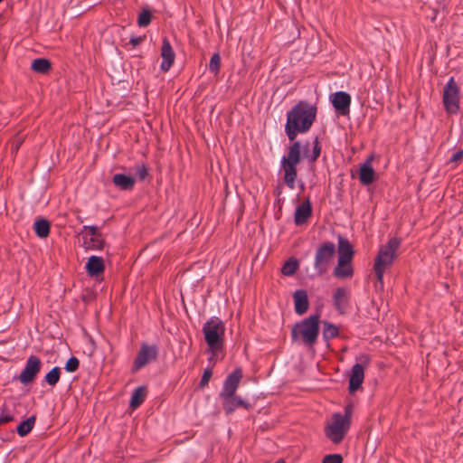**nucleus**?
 I'll list each match as a JSON object with an SVG mask.
<instances>
[{"instance_id":"obj_5","label":"nucleus","mask_w":463,"mask_h":463,"mask_svg":"<svg viewBox=\"0 0 463 463\" xmlns=\"http://www.w3.org/2000/svg\"><path fill=\"white\" fill-rule=\"evenodd\" d=\"M203 333L211 352L217 353L222 350L225 325L219 317L210 318L203 325Z\"/></svg>"},{"instance_id":"obj_38","label":"nucleus","mask_w":463,"mask_h":463,"mask_svg":"<svg viewBox=\"0 0 463 463\" xmlns=\"http://www.w3.org/2000/svg\"><path fill=\"white\" fill-rule=\"evenodd\" d=\"M320 153H321V146H320L318 138L316 137V139L314 141L313 152H312V155L310 156V161L311 162L317 161V159L320 156Z\"/></svg>"},{"instance_id":"obj_12","label":"nucleus","mask_w":463,"mask_h":463,"mask_svg":"<svg viewBox=\"0 0 463 463\" xmlns=\"http://www.w3.org/2000/svg\"><path fill=\"white\" fill-rule=\"evenodd\" d=\"M161 57L163 61L161 63L160 69L162 71L166 72L172 67L175 58V52L169 40L166 37H165L162 42Z\"/></svg>"},{"instance_id":"obj_6","label":"nucleus","mask_w":463,"mask_h":463,"mask_svg":"<svg viewBox=\"0 0 463 463\" xmlns=\"http://www.w3.org/2000/svg\"><path fill=\"white\" fill-rule=\"evenodd\" d=\"M351 426V422L342 417V414L334 413L331 421L325 427V434L334 444H339L345 439Z\"/></svg>"},{"instance_id":"obj_37","label":"nucleus","mask_w":463,"mask_h":463,"mask_svg":"<svg viewBox=\"0 0 463 463\" xmlns=\"http://www.w3.org/2000/svg\"><path fill=\"white\" fill-rule=\"evenodd\" d=\"M212 375H213V372L210 368H207L203 371V373L202 375V378H201V381L199 383L201 388H204L205 386L208 385Z\"/></svg>"},{"instance_id":"obj_25","label":"nucleus","mask_w":463,"mask_h":463,"mask_svg":"<svg viewBox=\"0 0 463 463\" xmlns=\"http://www.w3.org/2000/svg\"><path fill=\"white\" fill-rule=\"evenodd\" d=\"M146 395V388L145 386H138L136 388L132 393L130 399V407L132 409H137L145 401Z\"/></svg>"},{"instance_id":"obj_33","label":"nucleus","mask_w":463,"mask_h":463,"mask_svg":"<svg viewBox=\"0 0 463 463\" xmlns=\"http://www.w3.org/2000/svg\"><path fill=\"white\" fill-rule=\"evenodd\" d=\"M221 67V57L218 52L212 55L209 62V70L214 74H218Z\"/></svg>"},{"instance_id":"obj_15","label":"nucleus","mask_w":463,"mask_h":463,"mask_svg":"<svg viewBox=\"0 0 463 463\" xmlns=\"http://www.w3.org/2000/svg\"><path fill=\"white\" fill-rule=\"evenodd\" d=\"M364 379V368L361 364H355L351 369L349 378V392L351 393L358 390Z\"/></svg>"},{"instance_id":"obj_17","label":"nucleus","mask_w":463,"mask_h":463,"mask_svg":"<svg viewBox=\"0 0 463 463\" xmlns=\"http://www.w3.org/2000/svg\"><path fill=\"white\" fill-rule=\"evenodd\" d=\"M295 312L298 315L305 314L309 307L307 293L304 289H298L293 294Z\"/></svg>"},{"instance_id":"obj_1","label":"nucleus","mask_w":463,"mask_h":463,"mask_svg":"<svg viewBox=\"0 0 463 463\" xmlns=\"http://www.w3.org/2000/svg\"><path fill=\"white\" fill-rule=\"evenodd\" d=\"M317 108L316 105L300 100L287 113L285 132L290 141L298 134L307 133L316 121Z\"/></svg>"},{"instance_id":"obj_32","label":"nucleus","mask_w":463,"mask_h":463,"mask_svg":"<svg viewBox=\"0 0 463 463\" xmlns=\"http://www.w3.org/2000/svg\"><path fill=\"white\" fill-rule=\"evenodd\" d=\"M151 20L152 13L148 9H144L137 18V24L140 27H146L151 23Z\"/></svg>"},{"instance_id":"obj_13","label":"nucleus","mask_w":463,"mask_h":463,"mask_svg":"<svg viewBox=\"0 0 463 463\" xmlns=\"http://www.w3.org/2000/svg\"><path fill=\"white\" fill-rule=\"evenodd\" d=\"M334 108L343 116L350 112L351 97L347 92L337 91L334 94L332 99Z\"/></svg>"},{"instance_id":"obj_18","label":"nucleus","mask_w":463,"mask_h":463,"mask_svg":"<svg viewBox=\"0 0 463 463\" xmlns=\"http://www.w3.org/2000/svg\"><path fill=\"white\" fill-rule=\"evenodd\" d=\"M312 215V206L310 201L307 199L299 206L297 207L295 212L294 221L297 225H302L307 222Z\"/></svg>"},{"instance_id":"obj_41","label":"nucleus","mask_w":463,"mask_h":463,"mask_svg":"<svg viewBox=\"0 0 463 463\" xmlns=\"http://www.w3.org/2000/svg\"><path fill=\"white\" fill-rule=\"evenodd\" d=\"M23 142H24V137L16 136L14 138V140L12 141L11 152L16 153L18 151L19 147L21 146V145L23 144Z\"/></svg>"},{"instance_id":"obj_21","label":"nucleus","mask_w":463,"mask_h":463,"mask_svg":"<svg viewBox=\"0 0 463 463\" xmlns=\"http://www.w3.org/2000/svg\"><path fill=\"white\" fill-rule=\"evenodd\" d=\"M351 262L350 260L338 259L337 265L333 271L334 276L338 279L351 278L354 274Z\"/></svg>"},{"instance_id":"obj_2","label":"nucleus","mask_w":463,"mask_h":463,"mask_svg":"<svg viewBox=\"0 0 463 463\" xmlns=\"http://www.w3.org/2000/svg\"><path fill=\"white\" fill-rule=\"evenodd\" d=\"M320 315L315 314L295 324L291 330L294 342L301 340L306 345L313 346L319 334Z\"/></svg>"},{"instance_id":"obj_43","label":"nucleus","mask_w":463,"mask_h":463,"mask_svg":"<svg viewBox=\"0 0 463 463\" xmlns=\"http://www.w3.org/2000/svg\"><path fill=\"white\" fill-rule=\"evenodd\" d=\"M463 158V150L460 149L458 151H457L453 156L452 157L450 158V162L452 163H458V161H460L461 159Z\"/></svg>"},{"instance_id":"obj_19","label":"nucleus","mask_w":463,"mask_h":463,"mask_svg":"<svg viewBox=\"0 0 463 463\" xmlns=\"http://www.w3.org/2000/svg\"><path fill=\"white\" fill-rule=\"evenodd\" d=\"M337 242L338 259L352 261L354 250L350 241L346 238L338 235Z\"/></svg>"},{"instance_id":"obj_16","label":"nucleus","mask_w":463,"mask_h":463,"mask_svg":"<svg viewBox=\"0 0 463 463\" xmlns=\"http://www.w3.org/2000/svg\"><path fill=\"white\" fill-rule=\"evenodd\" d=\"M334 305L340 314L345 313L349 307L350 293L345 288H337L333 296Z\"/></svg>"},{"instance_id":"obj_11","label":"nucleus","mask_w":463,"mask_h":463,"mask_svg":"<svg viewBox=\"0 0 463 463\" xmlns=\"http://www.w3.org/2000/svg\"><path fill=\"white\" fill-rule=\"evenodd\" d=\"M242 378V371L241 368H236L232 371L225 379L223 383V387L222 392H220V397L232 396L235 394L240 382Z\"/></svg>"},{"instance_id":"obj_7","label":"nucleus","mask_w":463,"mask_h":463,"mask_svg":"<svg viewBox=\"0 0 463 463\" xmlns=\"http://www.w3.org/2000/svg\"><path fill=\"white\" fill-rule=\"evenodd\" d=\"M335 254V245L331 241L321 243L315 254L314 268L318 275L325 274Z\"/></svg>"},{"instance_id":"obj_47","label":"nucleus","mask_w":463,"mask_h":463,"mask_svg":"<svg viewBox=\"0 0 463 463\" xmlns=\"http://www.w3.org/2000/svg\"><path fill=\"white\" fill-rule=\"evenodd\" d=\"M2 2V0H0V3Z\"/></svg>"},{"instance_id":"obj_24","label":"nucleus","mask_w":463,"mask_h":463,"mask_svg":"<svg viewBox=\"0 0 463 463\" xmlns=\"http://www.w3.org/2000/svg\"><path fill=\"white\" fill-rule=\"evenodd\" d=\"M51 223L45 219H37L34 222L33 229L39 238H47L50 234Z\"/></svg>"},{"instance_id":"obj_31","label":"nucleus","mask_w":463,"mask_h":463,"mask_svg":"<svg viewBox=\"0 0 463 463\" xmlns=\"http://www.w3.org/2000/svg\"><path fill=\"white\" fill-rule=\"evenodd\" d=\"M86 248L90 250H102L105 246V241L102 235L99 234L95 237H90V241L85 242Z\"/></svg>"},{"instance_id":"obj_22","label":"nucleus","mask_w":463,"mask_h":463,"mask_svg":"<svg viewBox=\"0 0 463 463\" xmlns=\"http://www.w3.org/2000/svg\"><path fill=\"white\" fill-rule=\"evenodd\" d=\"M371 162L372 158H368L360 168L359 179L364 185L371 184L374 181L375 172L371 165Z\"/></svg>"},{"instance_id":"obj_9","label":"nucleus","mask_w":463,"mask_h":463,"mask_svg":"<svg viewBox=\"0 0 463 463\" xmlns=\"http://www.w3.org/2000/svg\"><path fill=\"white\" fill-rule=\"evenodd\" d=\"M41 368V359L36 355H30L26 361L24 368L22 370L17 379L24 385L29 384L33 382L37 374L40 373Z\"/></svg>"},{"instance_id":"obj_46","label":"nucleus","mask_w":463,"mask_h":463,"mask_svg":"<svg viewBox=\"0 0 463 463\" xmlns=\"http://www.w3.org/2000/svg\"><path fill=\"white\" fill-rule=\"evenodd\" d=\"M276 463H285L283 460L277 461Z\"/></svg>"},{"instance_id":"obj_36","label":"nucleus","mask_w":463,"mask_h":463,"mask_svg":"<svg viewBox=\"0 0 463 463\" xmlns=\"http://www.w3.org/2000/svg\"><path fill=\"white\" fill-rule=\"evenodd\" d=\"M322 463H343V457L340 454H328L324 457Z\"/></svg>"},{"instance_id":"obj_4","label":"nucleus","mask_w":463,"mask_h":463,"mask_svg":"<svg viewBox=\"0 0 463 463\" xmlns=\"http://www.w3.org/2000/svg\"><path fill=\"white\" fill-rule=\"evenodd\" d=\"M301 160V145L295 141L288 148V155L282 157L281 167L284 171V182L289 189H294L298 176L297 165Z\"/></svg>"},{"instance_id":"obj_26","label":"nucleus","mask_w":463,"mask_h":463,"mask_svg":"<svg viewBox=\"0 0 463 463\" xmlns=\"http://www.w3.org/2000/svg\"><path fill=\"white\" fill-rule=\"evenodd\" d=\"M52 68V63L48 59L45 58H38L33 60L31 64V69L38 73L45 74Z\"/></svg>"},{"instance_id":"obj_42","label":"nucleus","mask_w":463,"mask_h":463,"mask_svg":"<svg viewBox=\"0 0 463 463\" xmlns=\"http://www.w3.org/2000/svg\"><path fill=\"white\" fill-rule=\"evenodd\" d=\"M352 413H353V405L351 403H349L345 407V414H342V417L345 418L348 422H351Z\"/></svg>"},{"instance_id":"obj_28","label":"nucleus","mask_w":463,"mask_h":463,"mask_svg":"<svg viewBox=\"0 0 463 463\" xmlns=\"http://www.w3.org/2000/svg\"><path fill=\"white\" fill-rule=\"evenodd\" d=\"M299 263L296 258H289L282 266L281 273L285 276H292L298 269Z\"/></svg>"},{"instance_id":"obj_44","label":"nucleus","mask_w":463,"mask_h":463,"mask_svg":"<svg viewBox=\"0 0 463 463\" xmlns=\"http://www.w3.org/2000/svg\"><path fill=\"white\" fill-rule=\"evenodd\" d=\"M145 39V36L131 37L129 43L134 46L139 45Z\"/></svg>"},{"instance_id":"obj_34","label":"nucleus","mask_w":463,"mask_h":463,"mask_svg":"<svg viewBox=\"0 0 463 463\" xmlns=\"http://www.w3.org/2000/svg\"><path fill=\"white\" fill-rule=\"evenodd\" d=\"M14 420V415L7 406L4 405L0 412V425L8 423Z\"/></svg>"},{"instance_id":"obj_30","label":"nucleus","mask_w":463,"mask_h":463,"mask_svg":"<svg viewBox=\"0 0 463 463\" xmlns=\"http://www.w3.org/2000/svg\"><path fill=\"white\" fill-rule=\"evenodd\" d=\"M61 368L53 367L44 377V381L51 386H54L60 381Z\"/></svg>"},{"instance_id":"obj_45","label":"nucleus","mask_w":463,"mask_h":463,"mask_svg":"<svg viewBox=\"0 0 463 463\" xmlns=\"http://www.w3.org/2000/svg\"><path fill=\"white\" fill-rule=\"evenodd\" d=\"M365 362L368 363L369 359L367 356H364Z\"/></svg>"},{"instance_id":"obj_10","label":"nucleus","mask_w":463,"mask_h":463,"mask_svg":"<svg viewBox=\"0 0 463 463\" xmlns=\"http://www.w3.org/2000/svg\"><path fill=\"white\" fill-rule=\"evenodd\" d=\"M157 353V347L156 345L143 344L134 361L132 372L136 373L146 366L149 362L156 360Z\"/></svg>"},{"instance_id":"obj_39","label":"nucleus","mask_w":463,"mask_h":463,"mask_svg":"<svg viewBox=\"0 0 463 463\" xmlns=\"http://www.w3.org/2000/svg\"><path fill=\"white\" fill-rule=\"evenodd\" d=\"M84 232H86L87 235H90L91 237H95V236H98V235L101 234L99 232V228L97 226H95V225H85V226H83L81 233H84Z\"/></svg>"},{"instance_id":"obj_23","label":"nucleus","mask_w":463,"mask_h":463,"mask_svg":"<svg viewBox=\"0 0 463 463\" xmlns=\"http://www.w3.org/2000/svg\"><path fill=\"white\" fill-rule=\"evenodd\" d=\"M113 184L120 188L121 190L128 191L131 190L136 183L134 177L124 175V174H116L112 178Z\"/></svg>"},{"instance_id":"obj_40","label":"nucleus","mask_w":463,"mask_h":463,"mask_svg":"<svg viewBox=\"0 0 463 463\" xmlns=\"http://www.w3.org/2000/svg\"><path fill=\"white\" fill-rule=\"evenodd\" d=\"M136 172H137V174L138 175V178L141 181L145 180L147 177V175H148V169L146 166V165H144V164L137 165L136 166Z\"/></svg>"},{"instance_id":"obj_35","label":"nucleus","mask_w":463,"mask_h":463,"mask_svg":"<svg viewBox=\"0 0 463 463\" xmlns=\"http://www.w3.org/2000/svg\"><path fill=\"white\" fill-rule=\"evenodd\" d=\"M79 367H80L79 359L76 356H71L66 362L64 369L68 373H74L79 369Z\"/></svg>"},{"instance_id":"obj_20","label":"nucleus","mask_w":463,"mask_h":463,"mask_svg":"<svg viewBox=\"0 0 463 463\" xmlns=\"http://www.w3.org/2000/svg\"><path fill=\"white\" fill-rule=\"evenodd\" d=\"M105 269L104 260L101 257L90 256L86 263V270L91 277H98Z\"/></svg>"},{"instance_id":"obj_3","label":"nucleus","mask_w":463,"mask_h":463,"mask_svg":"<svg viewBox=\"0 0 463 463\" xmlns=\"http://www.w3.org/2000/svg\"><path fill=\"white\" fill-rule=\"evenodd\" d=\"M400 240L393 237L388 242L382 246L378 251L375 259L373 269L376 275L377 281L383 286V273L385 269L392 266L394 259L397 257V250L400 246Z\"/></svg>"},{"instance_id":"obj_14","label":"nucleus","mask_w":463,"mask_h":463,"mask_svg":"<svg viewBox=\"0 0 463 463\" xmlns=\"http://www.w3.org/2000/svg\"><path fill=\"white\" fill-rule=\"evenodd\" d=\"M222 407L223 410L227 414H231L237 408L242 407L246 410H250L251 408V404L244 400H242L241 397L236 396L235 394L228 397H222Z\"/></svg>"},{"instance_id":"obj_29","label":"nucleus","mask_w":463,"mask_h":463,"mask_svg":"<svg viewBox=\"0 0 463 463\" xmlns=\"http://www.w3.org/2000/svg\"><path fill=\"white\" fill-rule=\"evenodd\" d=\"M339 335V330L336 326L330 322H324L323 337L326 341L333 339Z\"/></svg>"},{"instance_id":"obj_8","label":"nucleus","mask_w":463,"mask_h":463,"mask_svg":"<svg viewBox=\"0 0 463 463\" xmlns=\"http://www.w3.org/2000/svg\"><path fill=\"white\" fill-rule=\"evenodd\" d=\"M442 102L445 110L457 114L459 109V88L453 77H450L443 90Z\"/></svg>"},{"instance_id":"obj_27","label":"nucleus","mask_w":463,"mask_h":463,"mask_svg":"<svg viewBox=\"0 0 463 463\" xmlns=\"http://www.w3.org/2000/svg\"><path fill=\"white\" fill-rule=\"evenodd\" d=\"M35 420V416H31L27 420L21 422L16 429L18 435L21 437L26 436L33 430Z\"/></svg>"}]
</instances>
